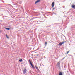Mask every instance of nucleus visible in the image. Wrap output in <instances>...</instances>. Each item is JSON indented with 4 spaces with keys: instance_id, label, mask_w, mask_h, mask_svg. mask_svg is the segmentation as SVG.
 Here are the masks:
<instances>
[{
    "instance_id": "obj_1",
    "label": "nucleus",
    "mask_w": 75,
    "mask_h": 75,
    "mask_svg": "<svg viewBox=\"0 0 75 75\" xmlns=\"http://www.w3.org/2000/svg\"><path fill=\"white\" fill-rule=\"evenodd\" d=\"M66 42V41L63 42H60L59 43V45H62V44H64L65 42Z\"/></svg>"
},
{
    "instance_id": "obj_2",
    "label": "nucleus",
    "mask_w": 75,
    "mask_h": 75,
    "mask_svg": "<svg viewBox=\"0 0 75 75\" xmlns=\"http://www.w3.org/2000/svg\"><path fill=\"white\" fill-rule=\"evenodd\" d=\"M26 71H27V70H26V69L24 68V70H23V73L24 74H25L26 73Z\"/></svg>"
},
{
    "instance_id": "obj_3",
    "label": "nucleus",
    "mask_w": 75,
    "mask_h": 75,
    "mask_svg": "<svg viewBox=\"0 0 75 75\" xmlns=\"http://www.w3.org/2000/svg\"><path fill=\"white\" fill-rule=\"evenodd\" d=\"M54 5H55V3H54V2H52L51 5L52 7H54Z\"/></svg>"
},
{
    "instance_id": "obj_4",
    "label": "nucleus",
    "mask_w": 75,
    "mask_h": 75,
    "mask_svg": "<svg viewBox=\"0 0 75 75\" xmlns=\"http://www.w3.org/2000/svg\"><path fill=\"white\" fill-rule=\"evenodd\" d=\"M59 62H60L59 61V62L57 63V66L58 67H59H59H60V63Z\"/></svg>"
},
{
    "instance_id": "obj_5",
    "label": "nucleus",
    "mask_w": 75,
    "mask_h": 75,
    "mask_svg": "<svg viewBox=\"0 0 75 75\" xmlns=\"http://www.w3.org/2000/svg\"><path fill=\"white\" fill-rule=\"evenodd\" d=\"M71 7L75 9V5H72L71 6Z\"/></svg>"
},
{
    "instance_id": "obj_6",
    "label": "nucleus",
    "mask_w": 75,
    "mask_h": 75,
    "mask_svg": "<svg viewBox=\"0 0 75 75\" xmlns=\"http://www.w3.org/2000/svg\"><path fill=\"white\" fill-rule=\"evenodd\" d=\"M40 1V0H38L35 2V4H37V3H39Z\"/></svg>"
},
{
    "instance_id": "obj_7",
    "label": "nucleus",
    "mask_w": 75,
    "mask_h": 75,
    "mask_svg": "<svg viewBox=\"0 0 75 75\" xmlns=\"http://www.w3.org/2000/svg\"><path fill=\"white\" fill-rule=\"evenodd\" d=\"M59 75H62V72H59Z\"/></svg>"
},
{
    "instance_id": "obj_8",
    "label": "nucleus",
    "mask_w": 75,
    "mask_h": 75,
    "mask_svg": "<svg viewBox=\"0 0 75 75\" xmlns=\"http://www.w3.org/2000/svg\"><path fill=\"white\" fill-rule=\"evenodd\" d=\"M35 67L37 70H38L39 69L38 67H37L36 66H35Z\"/></svg>"
},
{
    "instance_id": "obj_9",
    "label": "nucleus",
    "mask_w": 75,
    "mask_h": 75,
    "mask_svg": "<svg viewBox=\"0 0 75 75\" xmlns=\"http://www.w3.org/2000/svg\"><path fill=\"white\" fill-rule=\"evenodd\" d=\"M29 61L30 63V65H31V64H32V63H31V61H30V60H29Z\"/></svg>"
},
{
    "instance_id": "obj_10",
    "label": "nucleus",
    "mask_w": 75,
    "mask_h": 75,
    "mask_svg": "<svg viewBox=\"0 0 75 75\" xmlns=\"http://www.w3.org/2000/svg\"><path fill=\"white\" fill-rule=\"evenodd\" d=\"M19 61H20V62H21V61H23V60H22L21 59L19 60Z\"/></svg>"
},
{
    "instance_id": "obj_11",
    "label": "nucleus",
    "mask_w": 75,
    "mask_h": 75,
    "mask_svg": "<svg viewBox=\"0 0 75 75\" xmlns=\"http://www.w3.org/2000/svg\"><path fill=\"white\" fill-rule=\"evenodd\" d=\"M6 36L7 37V38H9V37L8 36H7V34H6Z\"/></svg>"
},
{
    "instance_id": "obj_12",
    "label": "nucleus",
    "mask_w": 75,
    "mask_h": 75,
    "mask_svg": "<svg viewBox=\"0 0 75 75\" xmlns=\"http://www.w3.org/2000/svg\"><path fill=\"white\" fill-rule=\"evenodd\" d=\"M5 29H6V30H9L10 29V28H5Z\"/></svg>"
},
{
    "instance_id": "obj_13",
    "label": "nucleus",
    "mask_w": 75,
    "mask_h": 75,
    "mask_svg": "<svg viewBox=\"0 0 75 75\" xmlns=\"http://www.w3.org/2000/svg\"><path fill=\"white\" fill-rule=\"evenodd\" d=\"M45 44L46 45H47V42H45Z\"/></svg>"
},
{
    "instance_id": "obj_14",
    "label": "nucleus",
    "mask_w": 75,
    "mask_h": 75,
    "mask_svg": "<svg viewBox=\"0 0 75 75\" xmlns=\"http://www.w3.org/2000/svg\"><path fill=\"white\" fill-rule=\"evenodd\" d=\"M69 50L68 51H67V54H68V53H69Z\"/></svg>"
},
{
    "instance_id": "obj_15",
    "label": "nucleus",
    "mask_w": 75,
    "mask_h": 75,
    "mask_svg": "<svg viewBox=\"0 0 75 75\" xmlns=\"http://www.w3.org/2000/svg\"><path fill=\"white\" fill-rule=\"evenodd\" d=\"M55 8H53V10H55Z\"/></svg>"
},
{
    "instance_id": "obj_16",
    "label": "nucleus",
    "mask_w": 75,
    "mask_h": 75,
    "mask_svg": "<svg viewBox=\"0 0 75 75\" xmlns=\"http://www.w3.org/2000/svg\"><path fill=\"white\" fill-rule=\"evenodd\" d=\"M32 68H33V69L34 68V66H32Z\"/></svg>"
},
{
    "instance_id": "obj_17",
    "label": "nucleus",
    "mask_w": 75,
    "mask_h": 75,
    "mask_svg": "<svg viewBox=\"0 0 75 75\" xmlns=\"http://www.w3.org/2000/svg\"><path fill=\"white\" fill-rule=\"evenodd\" d=\"M31 65L32 66V67L33 66V64H31Z\"/></svg>"
},
{
    "instance_id": "obj_18",
    "label": "nucleus",
    "mask_w": 75,
    "mask_h": 75,
    "mask_svg": "<svg viewBox=\"0 0 75 75\" xmlns=\"http://www.w3.org/2000/svg\"><path fill=\"white\" fill-rule=\"evenodd\" d=\"M38 50V49H37V50Z\"/></svg>"
},
{
    "instance_id": "obj_19",
    "label": "nucleus",
    "mask_w": 75,
    "mask_h": 75,
    "mask_svg": "<svg viewBox=\"0 0 75 75\" xmlns=\"http://www.w3.org/2000/svg\"><path fill=\"white\" fill-rule=\"evenodd\" d=\"M33 49H34V48Z\"/></svg>"
}]
</instances>
